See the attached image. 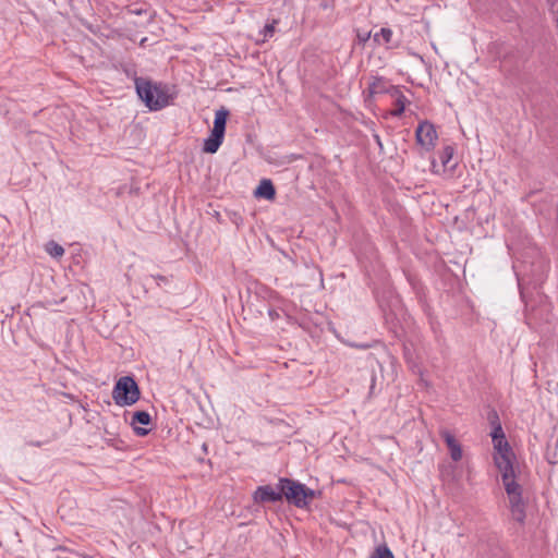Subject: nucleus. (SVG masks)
Masks as SVG:
<instances>
[{
  "mask_svg": "<svg viewBox=\"0 0 558 558\" xmlns=\"http://www.w3.org/2000/svg\"><path fill=\"white\" fill-rule=\"evenodd\" d=\"M547 2L550 5V13L553 15V20L558 24V12L554 10L555 2L551 0H547Z\"/></svg>",
  "mask_w": 558,
  "mask_h": 558,
  "instance_id": "25",
  "label": "nucleus"
},
{
  "mask_svg": "<svg viewBox=\"0 0 558 558\" xmlns=\"http://www.w3.org/2000/svg\"><path fill=\"white\" fill-rule=\"evenodd\" d=\"M390 90V96L395 98V109L391 111V114L393 117H401L404 113L408 99L400 90L399 86L397 88H391Z\"/></svg>",
  "mask_w": 558,
  "mask_h": 558,
  "instance_id": "13",
  "label": "nucleus"
},
{
  "mask_svg": "<svg viewBox=\"0 0 558 558\" xmlns=\"http://www.w3.org/2000/svg\"><path fill=\"white\" fill-rule=\"evenodd\" d=\"M558 457V437H554L551 435L547 441L545 458L550 465H555L557 463Z\"/></svg>",
  "mask_w": 558,
  "mask_h": 558,
  "instance_id": "15",
  "label": "nucleus"
},
{
  "mask_svg": "<svg viewBox=\"0 0 558 558\" xmlns=\"http://www.w3.org/2000/svg\"><path fill=\"white\" fill-rule=\"evenodd\" d=\"M371 380H372V384H371V387H369V396H372V395H373V390H374L375 383H376V378H375V375H374V374L372 375Z\"/></svg>",
  "mask_w": 558,
  "mask_h": 558,
  "instance_id": "28",
  "label": "nucleus"
},
{
  "mask_svg": "<svg viewBox=\"0 0 558 558\" xmlns=\"http://www.w3.org/2000/svg\"><path fill=\"white\" fill-rule=\"evenodd\" d=\"M385 319L388 324H391L393 327L397 326V324L395 323L396 317L392 314L385 313Z\"/></svg>",
  "mask_w": 558,
  "mask_h": 558,
  "instance_id": "26",
  "label": "nucleus"
},
{
  "mask_svg": "<svg viewBox=\"0 0 558 558\" xmlns=\"http://www.w3.org/2000/svg\"><path fill=\"white\" fill-rule=\"evenodd\" d=\"M147 41H148L147 37H143V38L140 40V46H141V47H146Z\"/></svg>",
  "mask_w": 558,
  "mask_h": 558,
  "instance_id": "29",
  "label": "nucleus"
},
{
  "mask_svg": "<svg viewBox=\"0 0 558 558\" xmlns=\"http://www.w3.org/2000/svg\"><path fill=\"white\" fill-rule=\"evenodd\" d=\"M155 14L150 13L148 17V23L153 22Z\"/></svg>",
  "mask_w": 558,
  "mask_h": 558,
  "instance_id": "30",
  "label": "nucleus"
},
{
  "mask_svg": "<svg viewBox=\"0 0 558 558\" xmlns=\"http://www.w3.org/2000/svg\"><path fill=\"white\" fill-rule=\"evenodd\" d=\"M223 135L210 132L209 136L204 140L203 151L206 154H215L223 143Z\"/></svg>",
  "mask_w": 558,
  "mask_h": 558,
  "instance_id": "14",
  "label": "nucleus"
},
{
  "mask_svg": "<svg viewBox=\"0 0 558 558\" xmlns=\"http://www.w3.org/2000/svg\"><path fill=\"white\" fill-rule=\"evenodd\" d=\"M171 278L172 276L148 275L145 277V282L148 283V280H151L158 288L166 290V288L171 283Z\"/></svg>",
  "mask_w": 558,
  "mask_h": 558,
  "instance_id": "16",
  "label": "nucleus"
},
{
  "mask_svg": "<svg viewBox=\"0 0 558 558\" xmlns=\"http://www.w3.org/2000/svg\"><path fill=\"white\" fill-rule=\"evenodd\" d=\"M439 434L449 449L451 459L454 462L460 461L462 459V447L454 435L448 429H441Z\"/></svg>",
  "mask_w": 558,
  "mask_h": 558,
  "instance_id": "9",
  "label": "nucleus"
},
{
  "mask_svg": "<svg viewBox=\"0 0 558 558\" xmlns=\"http://www.w3.org/2000/svg\"><path fill=\"white\" fill-rule=\"evenodd\" d=\"M501 478L505 485L506 493L509 497L512 519L515 522L523 524L525 521V506L522 500V487L515 482L514 472H504Z\"/></svg>",
  "mask_w": 558,
  "mask_h": 558,
  "instance_id": "4",
  "label": "nucleus"
},
{
  "mask_svg": "<svg viewBox=\"0 0 558 558\" xmlns=\"http://www.w3.org/2000/svg\"><path fill=\"white\" fill-rule=\"evenodd\" d=\"M375 138H376L377 143L380 145V138H379V135H375Z\"/></svg>",
  "mask_w": 558,
  "mask_h": 558,
  "instance_id": "32",
  "label": "nucleus"
},
{
  "mask_svg": "<svg viewBox=\"0 0 558 558\" xmlns=\"http://www.w3.org/2000/svg\"><path fill=\"white\" fill-rule=\"evenodd\" d=\"M269 315H270L271 318H274L275 315L277 316V313H275V311H269Z\"/></svg>",
  "mask_w": 558,
  "mask_h": 558,
  "instance_id": "31",
  "label": "nucleus"
},
{
  "mask_svg": "<svg viewBox=\"0 0 558 558\" xmlns=\"http://www.w3.org/2000/svg\"><path fill=\"white\" fill-rule=\"evenodd\" d=\"M487 420H488L489 424L492 425V427L497 426V424H501L500 420H499V415H498L497 411L494 409L488 412Z\"/></svg>",
  "mask_w": 558,
  "mask_h": 558,
  "instance_id": "23",
  "label": "nucleus"
},
{
  "mask_svg": "<svg viewBox=\"0 0 558 558\" xmlns=\"http://www.w3.org/2000/svg\"><path fill=\"white\" fill-rule=\"evenodd\" d=\"M46 251L51 257L54 258H59L64 254V248L52 240L46 244Z\"/></svg>",
  "mask_w": 558,
  "mask_h": 558,
  "instance_id": "19",
  "label": "nucleus"
},
{
  "mask_svg": "<svg viewBox=\"0 0 558 558\" xmlns=\"http://www.w3.org/2000/svg\"><path fill=\"white\" fill-rule=\"evenodd\" d=\"M133 81L136 95L150 111L161 110L170 104L171 96L167 85L136 74Z\"/></svg>",
  "mask_w": 558,
  "mask_h": 558,
  "instance_id": "1",
  "label": "nucleus"
},
{
  "mask_svg": "<svg viewBox=\"0 0 558 558\" xmlns=\"http://www.w3.org/2000/svg\"><path fill=\"white\" fill-rule=\"evenodd\" d=\"M252 497L257 505L282 502L280 478L275 486L270 484L258 486Z\"/></svg>",
  "mask_w": 558,
  "mask_h": 558,
  "instance_id": "6",
  "label": "nucleus"
},
{
  "mask_svg": "<svg viewBox=\"0 0 558 558\" xmlns=\"http://www.w3.org/2000/svg\"><path fill=\"white\" fill-rule=\"evenodd\" d=\"M357 41L361 45H364L371 37V32H357Z\"/></svg>",
  "mask_w": 558,
  "mask_h": 558,
  "instance_id": "24",
  "label": "nucleus"
},
{
  "mask_svg": "<svg viewBox=\"0 0 558 558\" xmlns=\"http://www.w3.org/2000/svg\"><path fill=\"white\" fill-rule=\"evenodd\" d=\"M374 41L381 44H390L392 38V31L388 27H381L378 33L374 34Z\"/></svg>",
  "mask_w": 558,
  "mask_h": 558,
  "instance_id": "18",
  "label": "nucleus"
},
{
  "mask_svg": "<svg viewBox=\"0 0 558 558\" xmlns=\"http://www.w3.org/2000/svg\"><path fill=\"white\" fill-rule=\"evenodd\" d=\"M49 440H45V441H28V445L29 446H34V447H41L43 445L45 444H48Z\"/></svg>",
  "mask_w": 558,
  "mask_h": 558,
  "instance_id": "27",
  "label": "nucleus"
},
{
  "mask_svg": "<svg viewBox=\"0 0 558 558\" xmlns=\"http://www.w3.org/2000/svg\"><path fill=\"white\" fill-rule=\"evenodd\" d=\"M490 436L494 444V449L496 453L494 454V461L498 470L506 473L514 472L513 469V459L514 453L512 451L511 446L506 439V435L504 433L501 424H497V426L492 427Z\"/></svg>",
  "mask_w": 558,
  "mask_h": 558,
  "instance_id": "3",
  "label": "nucleus"
},
{
  "mask_svg": "<svg viewBox=\"0 0 558 558\" xmlns=\"http://www.w3.org/2000/svg\"><path fill=\"white\" fill-rule=\"evenodd\" d=\"M282 501L299 509H307L313 499L320 493L307 487L305 484L289 477H280Z\"/></svg>",
  "mask_w": 558,
  "mask_h": 558,
  "instance_id": "2",
  "label": "nucleus"
},
{
  "mask_svg": "<svg viewBox=\"0 0 558 558\" xmlns=\"http://www.w3.org/2000/svg\"><path fill=\"white\" fill-rule=\"evenodd\" d=\"M229 114L230 112L227 108L221 107L218 109L215 113L214 126L210 132L225 136Z\"/></svg>",
  "mask_w": 558,
  "mask_h": 558,
  "instance_id": "12",
  "label": "nucleus"
},
{
  "mask_svg": "<svg viewBox=\"0 0 558 558\" xmlns=\"http://www.w3.org/2000/svg\"><path fill=\"white\" fill-rule=\"evenodd\" d=\"M254 195L258 198L271 201L276 197V189L270 179H263L257 185Z\"/></svg>",
  "mask_w": 558,
  "mask_h": 558,
  "instance_id": "11",
  "label": "nucleus"
},
{
  "mask_svg": "<svg viewBox=\"0 0 558 558\" xmlns=\"http://www.w3.org/2000/svg\"><path fill=\"white\" fill-rule=\"evenodd\" d=\"M140 398L141 390L133 376H122L114 384L112 399L117 405H133Z\"/></svg>",
  "mask_w": 558,
  "mask_h": 558,
  "instance_id": "5",
  "label": "nucleus"
},
{
  "mask_svg": "<svg viewBox=\"0 0 558 558\" xmlns=\"http://www.w3.org/2000/svg\"><path fill=\"white\" fill-rule=\"evenodd\" d=\"M454 148L450 145L444 147L442 151L439 155V159L444 167H448L450 160L453 157Z\"/></svg>",
  "mask_w": 558,
  "mask_h": 558,
  "instance_id": "21",
  "label": "nucleus"
},
{
  "mask_svg": "<svg viewBox=\"0 0 558 558\" xmlns=\"http://www.w3.org/2000/svg\"><path fill=\"white\" fill-rule=\"evenodd\" d=\"M147 426L151 424V416L147 411L140 410L135 411L132 415L131 425L133 426V430L135 435L140 437H144L149 434L150 429L137 425Z\"/></svg>",
  "mask_w": 558,
  "mask_h": 558,
  "instance_id": "8",
  "label": "nucleus"
},
{
  "mask_svg": "<svg viewBox=\"0 0 558 558\" xmlns=\"http://www.w3.org/2000/svg\"><path fill=\"white\" fill-rule=\"evenodd\" d=\"M398 86L390 85L384 77L374 76L373 81L368 84V94L372 97L375 94H389L391 95V88H397Z\"/></svg>",
  "mask_w": 558,
  "mask_h": 558,
  "instance_id": "10",
  "label": "nucleus"
},
{
  "mask_svg": "<svg viewBox=\"0 0 558 558\" xmlns=\"http://www.w3.org/2000/svg\"><path fill=\"white\" fill-rule=\"evenodd\" d=\"M202 448H203L204 451H207V445L206 444H203Z\"/></svg>",
  "mask_w": 558,
  "mask_h": 558,
  "instance_id": "33",
  "label": "nucleus"
},
{
  "mask_svg": "<svg viewBox=\"0 0 558 558\" xmlns=\"http://www.w3.org/2000/svg\"><path fill=\"white\" fill-rule=\"evenodd\" d=\"M369 558H395V556L390 548L386 544H383L375 548Z\"/></svg>",
  "mask_w": 558,
  "mask_h": 558,
  "instance_id": "20",
  "label": "nucleus"
},
{
  "mask_svg": "<svg viewBox=\"0 0 558 558\" xmlns=\"http://www.w3.org/2000/svg\"><path fill=\"white\" fill-rule=\"evenodd\" d=\"M128 12L134 15H142L148 12V7L146 3H132L128 7Z\"/></svg>",
  "mask_w": 558,
  "mask_h": 558,
  "instance_id": "22",
  "label": "nucleus"
},
{
  "mask_svg": "<svg viewBox=\"0 0 558 558\" xmlns=\"http://www.w3.org/2000/svg\"><path fill=\"white\" fill-rule=\"evenodd\" d=\"M415 140L426 151L432 150L437 140V132L434 124L426 120L420 122L415 130Z\"/></svg>",
  "mask_w": 558,
  "mask_h": 558,
  "instance_id": "7",
  "label": "nucleus"
},
{
  "mask_svg": "<svg viewBox=\"0 0 558 558\" xmlns=\"http://www.w3.org/2000/svg\"><path fill=\"white\" fill-rule=\"evenodd\" d=\"M279 23V20L274 19L270 23H267L263 31L260 32L263 34V39L257 40V44L265 43L269 38H271L275 35L276 32V25Z\"/></svg>",
  "mask_w": 558,
  "mask_h": 558,
  "instance_id": "17",
  "label": "nucleus"
}]
</instances>
